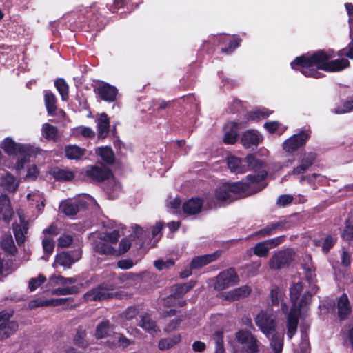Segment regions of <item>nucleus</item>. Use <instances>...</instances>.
<instances>
[{"label": "nucleus", "instance_id": "nucleus-31", "mask_svg": "<svg viewBox=\"0 0 353 353\" xmlns=\"http://www.w3.org/2000/svg\"><path fill=\"white\" fill-rule=\"evenodd\" d=\"M65 156L69 159H79L85 154V150L75 145H68L65 148Z\"/></svg>", "mask_w": 353, "mask_h": 353}, {"label": "nucleus", "instance_id": "nucleus-64", "mask_svg": "<svg viewBox=\"0 0 353 353\" xmlns=\"http://www.w3.org/2000/svg\"><path fill=\"white\" fill-rule=\"evenodd\" d=\"M293 197L288 194H283L280 196L277 199V204L279 206L284 207L292 203Z\"/></svg>", "mask_w": 353, "mask_h": 353}, {"label": "nucleus", "instance_id": "nucleus-3", "mask_svg": "<svg viewBox=\"0 0 353 353\" xmlns=\"http://www.w3.org/2000/svg\"><path fill=\"white\" fill-rule=\"evenodd\" d=\"M303 287L301 282L293 284L290 289V296L292 304L290 312L287 316L288 337L290 339L295 334L298 325V318L299 315L305 316L307 310V306L310 303L312 294L306 292L303 294L299 305L298 299L300 296Z\"/></svg>", "mask_w": 353, "mask_h": 353}, {"label": "nucleus", "instance_id": "nucleus-33", "mask_svg": "<svg viewBox=\"0 0 353 353\" xmlns=\"http://www.w3.org/2000/svg\"><path fill=\"white\" fill-rule=\"evenodd\" d=\"M181 341V336L179 334L174 335L170 337L164 338L161 339L158 343V347L161 350H165L170 349Z\"/></svg>", "mask_w": 353, "mask_h": 353}, {"label": "nucleus", "instance_id": "nucleus-56", "mask_svg": "<svg viewBox=\"0 0 353 353\" xmlns=\"http://www.w3.org/2000/svg\"><path fill=\"white\" fill-rule=\"evenodd\" d=\"M274 234L272 223L268 224L264 228L259 230L255 233V235L259 238H263Z\"/></svg>", "mask_w": 353, "mask_h": 353}, {"label": "nucleus", "instance_id": "nucleus-28", "mask_svg": "<svg viewBox=\"0 0 353 353\" xmlns=\"http://www.w3.org/2000/svg\"><path fill=\"white\" fill-rule=\"evenodd\" d=\"M338 315L340 319H344L351 312L350 302L346 294H343L338 301Z\"/></svg>", "mask_w": 353, "mask_h": 353}, {"label": "nucleus", "instance_id": "nucleus-39", "mask_svg": "<svg viewBox=\"0 0 353 353\" xmlns=\"http://www.w3.org/2000/svg\"><path fill=\"white\" fill-rule=\"evenodd\" d=\"M54 85L62 100L67 101L69 97V87L65 81L63 79H58L54 81Z\"/></svg>", "mask_w": 353, "mask_h": 353}, {"label": "nucleus", "instance_id": "nucleus-35", "mask_svg": "<svg viewBox=\"0 0 353 353\" xmlns=\"http://www.w3.org/2000/svg\"><path fill=\"white\" fill-rule=\"evenodd\" d=\"M196 284L194 281H190L186 283L181 285H175L172 287V295L174 296H181L190 290Z\"/></svg>", "mask_w": 353, "mask_h": 353}, {"label": "nucleus", "instance_id": "nucleus-36", "mask_svg": "<svg viewBox=\"0 0 353 353\" xmlns=\"http://www.w3.org/2000/svg\"><path fill=\"white\" fill-rule=\"evenodd\" d=\"M96 153L98 154L101 159L107 163H112L114 161V153L110 147H101L99 148L96 150Z\"/></svg>", "mask_w": 353, "mask_h": 353}, {"label": "nucleus", "instance_id": "nucleus-34", "mask_svg": "<svg viewBox=\"0 0 353 353\" xmlns=\"http://www.w3.org/2000/svg\"><path fill=\"white\" fill-rule=\"evenodd\" d=\"M94 250L101 254L114 256L117 254V250L103 240H101L99 242L97 243L94 247Z\"/></svg>", "mask_w": 353, "mask_h": 353}, {"label": "nucleus", "instance_id": "nucleus-49", "mask_svg": "<svg viewBox=\"0 0 353 353\" xmlns=\"http://www.w3.org/2000/svg\"><path fill=\"white\" fill-rule=\"evenodd\" d=\"M46 279L43 275L39 274L37 277H34L30 279L28 283V288L30 291L35 290L42 283L46 281Z\"/></svg>", "mask_w": 353, "mask_h": 353}, {"label": "nucleus", "instance_id": "nucleus-51", "mask_svg": "<svg viewBox=\"0 0 353 353\" xmlns=\"http://www.w3.org/2000/svg\"><path fill=\"white\" fill-rule=\"evenodd\" d=\"M139 278L138 274L132 272H127L119 276V279L121 283H127L126 285H132V282L135 281Z\"/></svg>", "mask_w": 353, "mask_h": 353}, {"label": "nucleus", "instance_id": "nucleus-63", "mask_svg": "<svg viewBox=\"0 0 353 353\" xmlns=\"http://www.w3.org/2000/svg\"><path fill=\"white\" fill-rule=\"evenodd\" d=\"M72 243V238L70 235H62L58 239V245L61 248L69 246Z\"/></svg>", "mask_w": 353, "mask_h": 353}, {"label": "nucleus", "instance_id": "nucleus-55", "mask_svg": "<svg viewBox=\"0 0 353 353\" xmlns=\"http://www.w3.org/2000/svg\"><path fill=\"white\" fill-rule=\"evenodd\" d=\"M336 241V237L333 236H327L322 245V250L324 252L327 253L330 248L334 245Z\"/></svg>", "mask_w": 353, "mask_h": 353}, {"label": "nucleus", "instance_id": "nucleus-1", "mask_svg": "<svg viewBox=\"0 0 353 353\" xmlns=\"http://www.w3.org/2000/svg\"><path fill=\"white\" fill-rule=\"evenodd\" d=\"M333 55L323 50H319L310 57L301 56L291 63L293 69L300 70L305 77L319 78L321 73L318 70L325 72H339L347 68L350 62L346 59L328 61Z\"/></svg>", "mask_w": 353, "mask_h": 353}, {"label": "nucleus", "instance_id": "nucleus-48", "mask_svg": "<svg viewBox=\"0 0 353 353\" xmlns=\"http://www.w3.org/2000/svg\"><path fill=\"white\" fill-rule=\"evenodd\" d=\"M283 292L279 288H274L272 289L270 292L272 304L274 305H279V302L283 300Z\"/></svg>", "mask_w": 353, "mask_h": 353}, {"label": "nucleus", "instance_id": "nucleus-7", "mask_svg": "<svg viewBox=\"0 0 353 353\" xmlns=\"http://www.w3.org/2000/svg\"><path fill=\"white\" fill-rule=\"evenodd\" d=\"M239 281L238 275L234 268H229L219 273L216 277L214 289L223 290L237 284Z\"/></svg>", "mask_w": 353, "mask_h": 353}, {"label": "nucleus", "instance_id": "nucleus-59", "mask_svg": "<svg viewBox=\"0 0 353 353\" xmlns=\"http://www.w3.org/2000/svg\"><path fill=\"white\" fill-rule=\"evenodd\" d=\"M114 339L117 340L119 347H121L123 348L128 347L132 343L130 339L121 334H115Z\"/></svg>", "mask_w": 353, "mask_h": 353}, {"label": "nucleus", "instance_id": "nucleus-14", "mask_svg": "<svg viewBox=\"0 0 353 353\" xmlns=\"http://www.w3.org/2000/svg\"><path fill=\"white\" fill-rule=\"evenodd\" d=\"M252 290L250 286L245 285L225 292L223 297L225 300L234 301L248 296Z\"/></svg>", "mask_w": 353, "mask_h": 353}, {"label": "nucleus", "instance_id": "nucleus-4", "mask_svg": "<svg viewBox=\"0 0 353 353\" xmlns=\"http://www.w3.org/2000/svg\"><path fill=\"white\" fill-rule=\"evenodd\" d=\"M255 323L270 340L274 353H281L283 346V334L276 332V316L270 311H261L255 318Z\"/></svg>", "mask_w": 353, "mask_h": 353}, {"label": "nucleus", "instance_id": "nucleus-24", "mask_svg": "<svg viewBox=\"0 0 353 353\" xmlns=\"http://www.w3.org/2000/svg\"><path fill=\"white\" fill-rule=\"evenodd\" d=\"M203 201L199 198H192L183 205V210L185 214H195L201 212Z\"/></svg>", "mask_w": 353, "mask_h": 353}, {"label": "nucleus", "instance_id": "nucleus-29", "mask_svg": "<svg viewBox=\"0 0 353 353\" xmlns=\"http://www.w3.org/2000/svg\"><path fill=\"white\" fill-rule=\"evenodd\" d=\"M76 281V278H65L60 275H52L49 279V285L51 287H55L56 285L68 287V285L74 284Z\"/></svg>", "mask_w": 353, "mask_h": 353}, {"label": "nucleus", "instance_id": "nucleus-17", "mask_svg": "<svg viewBox=\"0 0 353 353\" xmlns=\"http://www.w3.org/2000/svg\"><path fill=\"white\" fill-rule=\"evenodd\" d=\"M244 126L242 123L231 122L225 126V133L223 137L224 143L227 144H234L237 139L238 132L239 128Z\"/></svg>", "mask_w": 353, "mask_h": 353}, {"label": "nucleus", "instance_id": "nucleus-41", "mask_svg": "<svg viewBox=\"0 0 353 353\" xmlns=\"http://www.w3.org/2000/svg\"><path fill=\"white\" fill-rule=\"evenodd\" d=\"M79 288H80V287H79V286H72V287L62 286L61 288H57L52 290L51 294L52 295H56V296L74 294H77L79 292Z\"/></svg>", "mask_w": 353, "mask_h": 353}, {"label": "nucleus", "instance_id": "nucleus-13", "mask_svg": "<svg viewBox=\"0 0 353 353\" xmlns=\"http://www.w3.org/2000/svg\"><path fill=\"white\" fill-rule=\"evenodd\" d=\"M110 174V170L103 165L91 166L86 170L87 176L96 181H103L108 179Z\"/></svg>", "mask_w": 353, "mask_h": 353}, {"label": "nucleus", "instance_id": "nucleus-32", "mask_svg": "<svg viewBox=\"0 0 353 353\" xmlns=\"http://www.w3.org/2000/svg\"><path fill=\"white\" fill-rule=\"evenodd\" d=\"M44 101L48 113L52 116L55 115L57 110L55 95L50 91H46L44 95Z\"/></svg>", "mask_w": 353, "mask_h": 353}, {"label": "nucleus", "instance_id": "nucleus-54", "mask_svg": "<svg viewBox=\"0 0 353 353\" xmlns=\"http://www.w3.org/2000/svg\"><path fill=\"white\" fill-rule=\"evenodd\" d=\"M42 244L44 252L48 254H51L54 248V244L52 239L48 237H45L43 239Z\"/></svg>", "mask_w": 353, "mask_h": 353}, {"label": "nucleus", "instance_id": "nucleus-27", "mask_svg": "<svg viewBox=\"0 0 353 353\" xmlns=\"http://www.w3.org/2000/svg\"><path fill=\"white\" fill-rule=\"evenodd\" d=\"M28 224L20 218V223L13 225V232L17 243L20 245L25 241V234L27 233Z\"/></svg>", "mask_w": 353, "mask_h": 353}, {"label": "nucleus", "instance_id": "nucleus-5", "mask_svg": "<svg viewBox=\"0 0 353 353\" xmlns=\"http://www.w3.org/2000/svg\"><path fill=\"white\" fill-rule=\"evenodd\" d=\"M295 258V252L292 249L275 252L269 261V267L274 270L288 266Z\"/></svg>", "mask_w": 353, "mask_h": 353}, {"label": "nucleus", "instance_id": "nucleus-44", "mask_svg": "<svg viewBox=\"0 0 353 353\" xmlns=\"http://www.w3.org/2000/svg\"><path fill=\"white\" fill-rule=\"evenodd\" d=\"M73 134L76 136L82 135L85 138H92L95 135V132L92 128L85 126H79L74 128Z\"/></svg>", "mask_w": 353, "mask_h": 353}, {"label": "nucleus", "instance_id": "nucleus-6", "mask_svg": "<svg viewBox=\"0 0 353 353\" xmlns=\"http://www.w3.org/2000/svg\"><path fill=\"white\" fill-rule=\"evenodd\" d=\"M235 338L239 343L242 345L248 353H257L261 345L256 337L247 330H240L235 334Z\"/></svg>", "mask_w": 353, "mask_h": 353}, {"label": "nucleus", "instance_id": "nucleus-50", "mask_svg": "<svg viewBox=\"0 0 353 353\" xmlns=\"http://www.w3.org/2000/svg\"><path fill=\"white\" fill-rule=\"evenodd\" d=\"M132 236H134V237L140 239L141 240V244H143L145 237L147 235L148 232L143 230V228H141L138 225H134L132 226Z\"/></svg>", "mask_w": 353, "mask_h": 353}, {"label": "nucleus", "instance_id": "nucleus-23", "mask_svg": "<svg viewBox=\"0 0 353 353\" xmlns=\"http://www.w3.org/2000/svg\"><path fill=\"white\" fill-rule=\"evenodd\" d=\"M97 127L98 132V137L100 139L105 138L110 129V121L108 115L102 113L97 121Z\"/></svg>", "mask_w": 353, "mask_h": 353}, {"label": "nucleus", "instance_id": "nucleus-8", "mask_svg": "<svg viewBox=\"0 0 353 353\" xmlns=\"http://www.w3.org/2000/svg\"><path fill=\"white\" fill-rule=\"evenodd\" d=\"M310 136L309 130H303L294 134L286 139L283 143V149L288 153H292L303 146Z\"/></svg>", "mask_w": 353, "mask_h": 353}, {"label": "nucleus", "instance_id": "nucleus-60", "mask_svg": "<svg viewBox=\"0 0 353 353\" xmlns=\"http://www.w3.org/2000/svg\"><path fill=\"white\" fill-rule=\"evenodd\" d=\"M341 236L346 241L353 239V225L347 223Z\"/></svg>", "mask_w": 353, "mask_h": 353}, {"label": "nucleus", "instance_id": "nucleus-25", "mask_svg": "<svg viewBox=\"0 0 353 353\" xmlns=\"http://www.w3.org/2000/svg\"><path fill=\"white\" fill-rule=\"evenodd\" d=\"M87 201H67L62 205L63 212L68 216H74L79 212L80 208L85 206Z\"/></svg>", "mask_w": 353, "mask_h": 353}, {"label": "nucleus", "instance_id": "nucleus-19", "mask_svg": "<svg viewBox=\"0 0 353 353\" xmlns=\"http://www.w3.org/2000/svg\"><path fill=\"white\" fill-rule=\"evenodd\" d=\"M261 140L262 137L258 132L249 130L243 133L241 141L245 148H249L256 146Z\"/></svg>", "mask_w": 353, "mask_h": 353}, {"label": "nucleus", "instance_id": "nucleus-22", "mask_svg": "<svg viewBox=\"0 0 353 353\" xmlns=\"http://www.w3.org/2000/svg\"><path fill=\"white\" fill-rule=\"evenodd\" d=\"M3 150L9 154H17L26 152V147L16 143L12 139L6 138L1 144Z\"/></svg>", "mask_w": 353, "mask_h": 353}, {"label": "nucleus", "instance_id": "nucleus-16", "mask_svg": "<svg viewBox=\"0 0 353 353\" xmlns=\"http://www.w3.org/2000/svg\"><path fill=\"white\" fill-rule=\"evenodd\" d=\"M140 320L138 325L150 334L154 335L159 332V327L154 320L152 319L151 315L145 313L140 315Z\"/></svg>", "mask_w": 353, "mask_h": 353}, {"label": "nucleus", "instance_id": "nucleus-53", "mask_svg": "<svg viewBox=\"0 0 353 353\" xmlns=\"http://www.w3.org/2000/svg\"><path fill=\"white\" fill-rule=\"evenodd\" d=\"M131 247V242L128 239H123L120 241L119 249L117 250V254L115 256H119L125 253Z\"/></svg>", "mask_w": 353, "mask_h": 353}, {"label": "nucleus", "instance_id": "nucleus-42", "mask_svg": "<svg viewBox=\"0 0 353 353\" xmlns=\"http://www.w3.org/2000/svg\"><path fill=\"white\" fill-rule=\"evenodd\" d=\"M245 163H247V169L249 168L254 171H257L259 170V172L263 170L260 169L263 167V163L259 159H256L252 154H249L246 157ZM259 174V173H258L257 174Z\"/></svg>", "mask_w": 353, "mask_h": 353}, {"label": "nucleus", "instance_id": "nucleus-40", "mask_svg": "<svg viewBox=\"0 0 353 353\" xmlns=\"http://www.w3.org/2000/svg\"><path fill=\"white\" fill-rule=\"evenodd\" d=\"M112 332V326L108 321H103L97 325L95 336L97 339H102L108 336Z\"/></svg>", "mask_w": 353, "mask_h": 353}, {"label": "nucleus", "instance_id": "nucleus-26", "mask_svg": "<svg viewBox=\"0 0 353 353\" xmlns=\"http://www.w3.org/2000/svg\"><path fill=\"white\" fill-rule=\"evenodd\" d=\"M227 164L232 172L241 174L247 171L246 165H243L242 160L236 157H228L227 158Z\"/></svg>", "mask_w": 353, "mask_h": 353}, {"label": "nucleus", "instance_id": "nucleus-10", "mask_svg": "<svg viewBox=\"0 0 353 353\" xmlns=\"http://www.w3.org/2000/svg\"><path fill=\"white\" fill-rule=\"evenodd\" d=\"M110 290H112V288L108 287V285H101L85 294L84 298L88 301H103L112 299L115 296L116 294L110 292Z\"/></svg>", "mask_w": 353, "mask_h": 353}, {"label": "nucleus", "instance_id": "nucleus-20", "mask_svg": "<svg viewBox=\"0 0 353 353\" xmlns=\"http://www.w3.org/2000/svg\"><path fill=\"white\" fill-rule=\"evenodd\" d=\"M219 255L220 254L218 252H214L210 254L195 257L190 263V269L201 268L203 266L215 261L219 258Z\"/></svg>", "mask_w": 353, "mask_h": 353}, {"label": "nucleus", "instance_id": "nucleus-21", "mask_svg": "<svg viewBox=\"0 0 353 353\" xmlns=\"http://www.w3.org/2000/svg\"><path fill=\"white\" fill-rule=\"evenodd\" d=\"M13 215V210L10 206V199L6 195L0 196V219L8 222Z\"/></svg>", "mask_w": 353, "mask_h": 353}, {"label": "nucleus", "instance_id": "nucleus-2", "mask_svg": "<svg viewBox=\"0 0 353 353\" xmlns=\"http://www.w3.org/2000/svg\"><path fill=\"white\" fill-rule=\"evenodd\" d=\"M266 176L267 172L262 170L259 174L246 176L245 181L223 184L216 190L215 197L219 201L231 202L239 195H250L266 186L264 181Z\"/></svg>", "mask_w": 353, "mask_h": 353}, {"label": "nucleus", "instance_id": "nucleus-58", "mask_svg": "<svg viewBox=\"0 0 353 353\" xmlns=\"http://www.w3.org/2000/svg\"><path fill=\"white\" fill-rule=\"evenodd\" d=\"M174 264V262L172 260H158L154 262V266L159 270H162L164 269L169 268L172 267Z\"/></svg>", "mask_w": 353, "mask_h": 353}, {"label": "nucleus", "instance_id": "nucleus-30", "mask_svg": "<svg viewBox=\"0 0 353 353\" xmlns=\"http://www.w3.org/2000/svg\"><path fill=\"white\" fill-rule=\"evenodd\" d=\"M68 301H72V298L51 299V300H46V301L34 300V301H32L30 302V307L31 308H34V307H37L58 305L63 304V303Z\"/></svg>", "mask_w": 353, "mask_h": 353}, {"label": "nucleus", "instance_id": "nucleus-45", "mask_svg": "<svg viewBox=\"0 0 353 353\" xmlns=\"http://www.w3.org/2000/svg\"><path fill=\"white\" fill-rule=\"evenodd\" d=\"M2 248L10 253H14L16 250L14 241L11 235H6L1 241Z\"/></svg>", "mask_w": 353, "mask_h": 353}, {"label": "nucleus", "instance_id": "nucleus-37", "mask_svg": "<svg viewBox=\"0 0 353 353\" xmlns=\"http://www.w3.org/2000/svg\"><path fill=\"white\" fill-rule=\"evenodd\" d=\"M52 174L56 179L61 181H70L74 177V172L66 169L56 168L52 171Z\"/></svg>", "mask_w": 353, "mask_h": 353}, {"label": "nucleus", "instance_id": "nucleus-38", "mask_svg": "<svg viewBox=\"0 0 353 353\" xmlns=\"http://www.w3.org/2000/svg\"><path fill=\"white\" fill-rule=\"evenodd\" d=\"M42 134L50 140H56L59 137L57 128L47 123L42 125Z\"/></svg>", "mask_w": 353, "mask_h": 353}, {"label": "nucleus", "instance_id": "nucleus-9", "mask_svg": "<svg viewBox=\"0 0 353 353\" xmlns=\"http://www.w3.org/2000/svg\"><path fill=\"white\" fill-rule=\"evenodd\" d=\"M11 316L8 312H0V341L9 337L18 328V324L10 321Z\"/></svg>", "mask_w": 353, "mask_h": 353}, {"label": "nucleus", "instance_id": "nucleus-15", "mask_svg": "<svg viewBox=\"0 0 353 353\" xmlns=\"http://www.w3.org/2000/svg\"><path fill=\"white\" fill-rule=\"evenodd\" d=\"M81 258V252H77L75 257H73L68 252H61L56 256L55 261L53 263V267L63 266L66 268H70L72 264L75 263Z\"/></svg>", "mask_w": 353, "mask_h": 353}, {"label": "nucleus", "instance_id": "nucleus-61", "mask_svg": "<svg viewBox=\"0 0 353 353\" xmlns=\"http://www.w3.org/2000/svg\"><path fill=\"white\" fill-rule=\"evenodd\" d=\"M353 110V101H347L344 103L343 108H337L334 110L336 114H343Z\"/></svg>", "mask_w": 353, "mask_h": 353}, {"label": "nucleus", "instance_id": "nucleus-47", "mask_svg": "<svg viewBox=\"0 0 353 353\" xmlns=\"http://www.w3.org/2000/svg\"><path fill=\"white\" fill-rule=\"evenodd\" d=\"M120 237L119 232L117 230H114L110 232H104L101 234L100 239L106 242L115 243Z\"/></svg>", "mask_w": 353, "mask_h": 353}, {"label": "nucleus", "instance_id": "nucleus-12", "mask_svg": "<svg viewBox=\"0 0 353 353\" xmlns=\"http://www.w3.org/2000/svg\"><path fill=\"white\" fill-rule=\"evenodd\" d=\"M20 179L8 172H5L0 176L1 188L8 192H15L20 184Z\"/></svg>", "mask_w": 353, "mask_h": 353}, {"label": "nucleus", "instance_id": "nucleus-43", "mask_svg": "<svg viewBox=\"0 0 353 353\" xmlns=\"http://www.w3.org/2000/svg\"><path fill=\"white\" fill-rule=\"evenodd\" d=\"M252 249L254 254L259 257L267 256L270 251L264 241L257 243Z\"/></svg>", "mask_w": 353, "mask_h": 353}, {"label": "nucleus", "instance_id": "nucleus-57", "mask_svg": "<svg viewBox=\"0 0 353 353\" xmlns=\"http://www.w3.org/2000/svg\"><path fill=\"white\" fill-rule=\"evenodd\" d=\"M285 239L284 236H277L271 239L264 241L269 250L274 248L283 242Z\"/></svg>", "mask_w": 353, "mask_h": 353}, {"label": "nucleus", "instance_id": "nucleus-46", "mask_svg": "<svg viewBox=\"0 0 353 353\" xmlns=\"http://www.w3.org/2000/svg\"><path fill=\"white\" fill-rule=\"evenodd\" d=\"M264 127L270 133H274L276 131H280V133H282L286 130V127L283 126L278 121L266 122L264 123Z\"/></svg>", "mask_w": 353, "mask_h": 353}, {"label": "nucleus", "instance_id": "nucleus-52", "mask_svg": "<svg viewBox=\"0 0 353 353\" xmlns=\"http://www.w3.org/2000/svg\"><path fill=\"white\" fill-rule=\"evenodd\" d=\"M139 311L135 307L127 308L121 314V317L126 321H130L137 316Z\"/></svg>", "mask_w": 353, "mask_h": 353}, {"label": "nucleus", "instance_id": "nucleus-11", "mask_svg": "<svg viewBox=\"0 0 353 353\" xmlns=\"http://www.w3.org/2000/svg\"><path fill=\"white\" fill-rule=\"evenodd\" d=\"M316 154L314 152H304L299 159V165L294 168L288 174H302L305 173L314 163Z\"/></svg>", "mask_w": 353, "mask_h": 353}, {"label": "nucleus", "instance_id": "nucleus-62", "mask_svg": "<svg viewBox=\"0 0 353 353\" xmlns=\"http://www.w3.org/2000/svg\"><path fill=\"white\" fill-rule=\"evenodd\" d=\"M181 322V318H175L170 321L168 325L164 329L165 332H171L176 330L180 325Z\"/></svg>", "mask_w": 353, "mask_h": 353}, {"label": "nucleus", "instance_id": "nucleus-18", "mask_svg": "<svg viewBox=\"0 0 353 353\" xmlns=\"http://www.w3.org/2000/svg\"><path fill=\"white\" fill-rule=\"evenodd\" d=\"M97 92L101 99L110 102L116 99L117 90L108 83H103L97 88Z\"/></svg>", "mask_w": 353, "mask_h": 353}]
</instances>
